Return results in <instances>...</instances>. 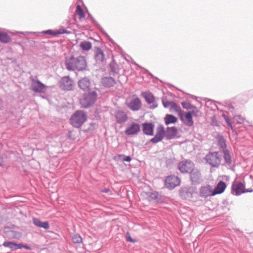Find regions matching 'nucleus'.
<instances>
[{
	"instance_id": "nucleus-19",
	"label": "nucleus",
	"mask_w": 253,
	"mask_h": 253,
	"mask_svg": "<svg viewBox=\"0 0 253 253\" xmlns=\"http://www.w3.org/2000/svg\"><path fill=\"white\" fill-rule=\"evenodd\" d=\"M154 125L151 123H145L142 124L143 133L147 135H153L154 134Z\"/></svg>"
},
{
	"instance_id": "nucleus-27",
	"label": "nucleus",
	"mask_w": 253,
	"mask_h": 253,
	"mask_svg": "<svg viewBox=\"0 0 253 253\" xmlns=\"http://www.w3.org/2000/svg\"><path fill=\"white\" fill-rule=\"evenodd\" d=\"M165 122L166 125L175 123L177 121V118L172 115L167 114L164 118Z\"/></svg>"
},
{
	"instance_id": "nucleus-33",
	"label": "nucleus",
	"mask_w": 253,
	"mask_h": 253,
	"mask_svg": "<svg viewBox=\"0 0 253 253\" xmlns=\"http://www.w3.org/2000/svg\"><path fill=\"white\" fill-rule=\"evenodd\" d=\"M76 13L79 16L80 19L84 18L85 14L84 12L80 5H78L76 10Z\"/></svg>"
},
{
	"instance_id": "nucleus-48",
	"label": "nucleus",
	"mask_w": 253,
	"mask_h": 253,
	"mask_svg": "<svg viewBox=\"0 0 253 253\" xmlns=\"http://www.w3.org/2000/svg\"><path fill=\"white\" fill-rule=\"evenodd\" d=\"M3 166V162H2V159L1 157L0 156V166Z\"/></svg>"
},
{
	"instance_id": "nucleus-7",
	"label": "nucleus",
	"mask_w": 253,
	"mask_h": 253,
	"mask_svg": "<svg viewBox=\"0 0 253 253\" xmlns=\"http://www.w3.org/2000/svg\"><path fill=\"white\" fill-rule=\"evenodd\" d=\"M194 167L193 163L187 160L180 162L178 165V169L182 173L190 172L194 169Z\"/></svg>"
},
{
	"instance_id": "nucleus-22",
	"label": "nucleus",
	"mask_w": 253,
	"mask_h": 253,
	"mask_svg": "<svg viewBox=\"0 0 253 253\" xmlns=\"http://www.w3.org/2000/svg\"><path fill=\"white\" fill-rule=\"evenodd\" d=\"M177 133V129L175 127H168L165 131L166 137L169 139L174 138Z\"/></svg>"
},
{
	"instance_id": "nucleus-4",
	"label": "nucleus",
	"mask_w": 253,
	"mask_h": 253,
	"mask_svg": "<svg viewBox=\"0 0 253 253\" xmlns=\"http://www.w3.org/2000/svg\"><path fill=\"white\" fill-rule=\"evenodd\" d=\"M221 157L218 152H209L205 157L206 163L212 168H218L220 165Z\"/></svg>"
},
{
	"instance_id": "nucleus-39",
	"label": "nucleus",
	"mask_w": 253,
	"mask_h": 253,
	"mask_svg": "<svg viewBox=\"0 0 253 253\" xmlns=\"http://www.w3.org/2000/svg\"><path fill=\"white\" fill-rule=\"evenodd\" d=\"M234 119L236 121L237 124H242L244 122V118L240 115L236 116L234 117Z\"/></svg>"
},
{
	"instance_id": "nucleus-46",
	"label": "nucleus",
	"mask_w": 253,
	"mask_h": 253,
	"mask_svg": "<svg viewBox=\"0 0 253 253\" xmlns=\"http://www.w3.org/2000/svg\"><path fill=\"white\" fill-rule=\"evenodd\" d=\"M91 20H92V23L96 25H97V26H99V25L98 24V23H97V22L95 21V20L92 17H91Z\"/></svg>"
},
{
	"instance_id": "nucleus-40",
	"label": "nucleus",
	"mask_w": 253,
	"mask_h": 253,
	"mask_svg": "<svg viewBox=\"0 0 253 253\" xmlns=\"http://www.w3.org/2000/svg\"><path fill=\"white\" fill-rule=\"evenodd\" d=\"M43 33L44 34H49V35H53V36H57V35H58V34H57V30L53 31V30H46V31H44L43 32Z\"/></svg>"
},
{
	"instance_id": "nucleus-10",
	"label": "nucleus",
	"mask_w": 253,
	"mask_h": 253,
	"mask_svg": "<svg viewBox=\"0 0 253 253\" xmlns=\"http://www.w3.org/2000/svg\"><path fill=\"white\" fill-rule=\"evenodd\" d=\"M165 130L163 126H159L157 127L156 133L155 136L150 139V142L153 143H157L161 141L164 138L165 135Z\"/></svg>"
},
{
	"instance_id": "nucleus-2",
	"label": "nucleus",
	"mask_w": 253,
	"mask_h": 253,
	"mask_svg": "<svg viewBox=\"0 0 253 253\" xmlns=\"http://www.w3.org/2000/svg\"><path fill=\"white\" fill-rule=\"evenodd\" d=\"M97 98V93L95 91H90L83 94L80 102L82 107L87 108L94 104Z\"/></svg>"
},
{
	"instance_id": "nucleus-25",
	"label": "nucleus",
	"mask_w": 253,
	"mask_h": 253,
	"mask_svg": "<svg viewBox=\"0 0 253 253\" xmlns=\"http://www.w3.org/2000/svg\"><path fill=\"white\" fill-rule=\"evenodd\" d=\"M222 152L224 154L223 158L225 163L227 165H231L232 164V157L230 152L227 149L224 150Z\"/></svg>"
},
{
	"instance_id": "nucleus-36",
	"label": "nucleus",
	"mask_w": 253,
	"mask_h": 253,
	"mask_svg": "<svg viewBox=\"0 0 253 253\" xmlns=\"http://www.w3.org/2000/svg\"><path fill=\"white\" fill-rule=\"evenodd\" d=\"M173 101H168V100H166L164 98H163L162 99V103H163V105L164 106V107L166 108H167L169 107H170L171 106V105L172 104Z\"/></svg>"
},
{
	"instance_id": "nucleus-11",
	"label": "nucleus",
	"mask_w": 253,
	"mask_h": 253,
	"mask_svg": "<svg viewBox=\"0 0 253 253\" xmlns=\"http://www.w3.org/2000/svg\"><path fill=\"white\" fill-rule=\"evenodd\" d=\"M190 180L192 184H199L202 181L201 174L197 169H193L190 172Z\"/></svg>"
},
{
	"instance_id": "nucleus-6",
	"label": "nucleus",
	"mask_w": 253,
	"mask_h": 253,
	"mask_svg": "<svg viewBox=\"0 0 253 253\" xmlns=\"http://www.w3.org/2000/svg\"><path fill=\"white\" fill-rule=\"evenodd\" d=\"M180 183V180L175 175L169 176L165 180L166 187L170 189L174 188L176 186H178Z\"/></svg>"
},
{
	"instance_id": "nucleus-16",
	"label": "nucleus",
	"mask_w": 253,
	"mask_h": 253,
	"mask_svg": "<svg viewBox=\"0 0 253 253\" xmlns=\"http://www.w3.org/2000/svg\"><path fill=\"white\" fill-rule=\"evenodd\" d=\"M94 56L95 60L98 64L103 63L105 61L104 53L103 50L99 47L95 48Z\"/></svg>"
},
{
	"instance_id": "nucleus-13",
	"label": "nucleus",
	"mask_w": 253,
	"mask_h": 253,
	"mask_svg": "<svg viewBox=\"0 0 253 253\" xmlns=\"http://www.w3.org/2000/svg\"><path fill=\"white\" fill-rule=\"evenodd\" d=\"M45 85L39 80H32L31 84L32 90L35 92H43Z\"/></svg>"
},
{
	"instance_id": "nucleus-43",
	"label": "nucleus",
	"mask_w": 253,
	"mask_h": 253,
	"mask_svg": "<svg viewBox=\"0 0 253 253\" xmlns=\"http://www.w3.org/2000/svg\"><path fill=\"white\" fill-rule=\"evenodd\" d=\"M18 248H19V249L25 248L27 250H31V248L29 246L27 245H23L22 244H19V246L18 247Z\"/></svg>"
},
{
	"instance_id": "nucleus-42",
	"label": "nucleus",
	"mask_w": 253,
	"mask_h": 253,
	"mask_svg": "<svg viewBox=\"0 0 253 253\" xmlns=\"http://www.w3.org/2000/svg\"><path fill=\"white\" fill-rule=\"evenodd\" d=\"M224 119L227 123L228 126H229L232 129H233V126H232L231 120L227 116H224Z\"/></svg>"
},
{
	"instance_id": "nucleus-38",
	"label": "nucleus",
	"mask_w": 253,
	"mask_h": 253,
	"mask_svg": "<svg viewBox=\"0 0 253 253\" xmlns=\"http://www.w3.org/2000/svg\"><path fill=\"white\" fill-rule=\"evenodd\" d=\"M191 109L192 110L191 111H189L188 113H190L191 116H197V113L198 112L197 108L194 106H193Z\"/></svg>"
},
{
	"instance_id": "nucleus-5",
	"label": "nucleus",
	"mask_w": 253,
	"mask_h": 253,
	"mask_svg": "<svg viewBox=\"0 0 253 253\" xmlns=\"http://www.w3.org/2000/svg\"><path fill=\"white\" fill-rule=\"evenodd\" d=\"M253 191V189L246 190L245 184L241 182H234L232 184L231 193L234 195L238 196L242 193Z\"/></svg>"
},
{
	"instance_id": "nucleus-17",
	"label": "nucleus",
	"mask_w": 253,
	"mask_h": 253,
	"mask_svg": "<svg viewBox=\"0 0 253 253\" xmlns=\"http://www.w3.org/2000/svg\"><path fill=\"white\" fill-rule=\"evenodd\" d=\"M143 95L146 101L149 104H152L150 107L151 109H155L158 107V104L155 101V98L153 94L150 92H144Z\"/></svg>"
},
{
	"instance_id": "nucleus-34",
	"label": "nucleus",
	"mask_w": 253,
	"mask_h": 253,
	"mask_svg": "<svg viewBox=\"0 0 253 253\" xmlns=\"http://www.w3.org/2000/svg\"><path fill=\"white\" fill-rule=\"evenodd\" d=\"M110 68L112 72L115 74H118L119 72V68L118 65L114 62H112L110 64Z\"/></svg>"
},
{
	"instance_id": "nucleus-28",
	"label": "nucleus",
	"mask_w": 253,
	"mask_h": 253,
	"mask_svg": "<svg viewBox=\"0 0 253 253\" xmlns=\"http://www.w3.org/2000/svg\"><path fill=\"white\" fill-rule=\"evenodd\" d=\"M3 246L5 247L9 248L12 250H16L19 249L18 247L19 246V244H16L12 242L5 241L3 243Z\"/></svg>"
},
{
	"instance_id": "nucleus-26",
	"label": "nucleus",
	"mask_w": 253,
	"mask_h": 253,
	"mask_svg": "<svg viewBox=\"0 0 253 253\" xmlns=\"http://www.w3.org/2000/svg\"><path fill=\"white\" fill-rule=\"evenodd\" d=\"M216 139L217 141V145L222 149V151H223L224 150H227L225 140L223 136L220 135L218 136Z\"/></svg>"
},
{
	"instance_id": "nucleus-35",
	"label": "nucleus",
	"mask_w": 253,
	"mask_h": 253,
	"mask_svg": "<svg viewBox=\"0 0 253 253\" xmlns=\"http://www.w3.org/2000/svg\"><path fill=\"white\" fill-rule=\"evenodd\" d=\"M72 241L74 243H81L82 242V238L79 234H76L73 236Z\"/></svg>"
},
{
	"instance_id": "nucleus-21",
	"label": "nucleus",
	"mask_w": 253,
	"mask_h": 253,
	"mask_svg": "<svg viewBox=\"0 0 253 253\" xmlns=\"http://www.w3.org/2000/svg\"><path fill=\"white\" fill-rule=\"evenodd\" d=\"M78 85L82 90H87L89 89L90 85V80L87 77L83 78L78 82Z\"/></svg>"
},
{
	"instance_id": "nucleus-29",
	"label": "nucleus",
	"mask_w": 253,
	"mask_h": 253,
	"mask_svg": "<svg viewBox=\"0 0 253 253\" xmlns=\"http://www.w3.org/2000/svg\"><path fill=\"white\" fill-rule=\"evenodd\" d=\"M80 46L81 48L84 50H89L92 47V44L88 41H83L81 42Z\"/></svg>"
},
{
	"instance_id": "nucleus-8",
	"label": "nucleus",
	"mask_w": 253,
	"mask_h": 253,
	"mask_svg": "<svg viewBox=\"0 0 253 253\" xmlns=\"http://www.w3.org/2000/svg\"><path fill=\"white\" fill-rule=\"evenodd\" d=\"M114 116L118 124H122L126 123L128 120L127 113L121 110H116L114 112Z\"/></svg>"
},
{
	"instance_id": "nucleus-12",
	"label": "nucleus",
	"mask_w": 253,
	"mask_h": 253,
	"mask_svg": "<svg viewBox=\"0 0 253 253\" xmlns=\"http://www.w3.org/2000/svg\"><path fill=\"white\" fill-rule=\"evenodd\" d=\"M60 87L67 90H70L73 86V81L69 77H64L60 81Z\"/></svg>"
},
{
	"instance_id": "nucleus-9",
	"label": "nucleus",
	"mask_w": 253,
	"mask_h": 253,
	"mask_svg": "<svg viewBox=\"0 0 253 253\" xmlns=\"http://www.w3.org/2000/svg\"><path fill=\"white\" fill-rule=\"evenodd\" d=\"M140 131V126L135 123H131L126 128L125 132L126 135H132L137 134Z\"/></svg>"
},
{
	"instance_id": "nucleus-45",
	"label": "nucleus",
	"mask_w": 253,
	"mask_h": 253,
	"mask_svg": "<svg viewBox=\"0 0 253 253\" xmlns=\"http://www.w3.org/2000/svg\"><path fill=\"white\" fill-rule=\"evenodd\" d=\"M131 160V158L130 156H125L123 159V161L126 162H130Z\"/></svg>"
},
{
	"instance_id": "nucleus-3",
	"label": "nucleus",
	"mask_w": 253,
	"mask_h": 253,
	"mask_svg": "<svg viewBox=\"0 0 253 253\" xmlns=\"http://www.w3.org/2000/svg\"><path fill=\"white\" fill-rule=\"evenodd\" d=\"M87 119L86 114L83 111H76L71 117V125L75 127H80Z\"/></svg>"
},
{
	"instance_id": "nucleus-32",
	"label": "nucleus",
	"mask_w": 253,
	"mask_h": 253,
	"mask_svg": "<svg viewBox=\"0 0 253 253\" xmlns=\"http://www.w3.org/2000/svg\"><path fill=\"white\" fill-rule=\"evenodd\" d=\"M169 110L170 111L174 110L178 113H181V109L180 107L174 102H172Z\"/></svg>"
},
{
	"instance_id": "nucleus-37",
	"label": "nucleus",
	"mask_w": 253,
	"mask_h": 253,
	"mask_svg": "<svg viewBox=\"0 0 253 253\" xmlns=\"http://www.w3.org/2000/svg\"><path fill=\"white\" fill-rule=\"evenodd\" d=\"M181 105L184 109H186L187 110L191 109V108H192V106H193L189 102H182L181 103Z\"/></svg>"
},
{
	"instance_id": "nucleus-30",
	"label": "nucleus",
	"mask_w": 253,
	"mask_h": 253,
	"mask_svg": "<svg viewBox=\"0 0 253 253\" xmlns=\"http://www.w3.org/2000/svg\"><path fill=\"white\" fill-rule=\"evenodd\" d=\"M185 124L189 126H191L193 125V121L192 119V116H191L190 113H187L185 115Z\"/></svg>"
},
{
	"instance_id": "nucleus-41",
	"label": "nucleus",
	"mask_w": 253,
	"mask_h": 253,
	"mask_svg": "<svg viewBox=\"0 0 253 253\" xmlns=\"http://www.w3.org/2000/svg\"><path fill=\"white\" fill-rule=\"evenodd\" d=\"M71 32H70V31H68V30H66V29H59V30H57V34L58 35H60V34H70Z\"/></svg>"
},
{
	"instance_id": "nucleus-20",
	"label": "nucleus",
	"mask_w": 253,
	"mask_h": 253,
	"mask_svg": "<svg viewBox=\"0 0 253 253\" xmlns=\"http://www.w3.org/2000/svg\"><path fill=\"white\" fill-rule=\"evenodd\" d=\"M115 80L111 77H106L102 79L101 84L105 87H111L116 84Z\"/></svg>"
},
{
	"instance_id": "nucleus-47",
	"label": "nucleus",
	"mask_w": 253,
	"mask_h": 253,
	"mask_svg": "<svg viewBox=\"0 0 253 253\" xmlns=\"http://www.w3.org/2000/svg\"><path fill=\"white\" fill-rule=\"evenodd\" d=\"M110 191V189L108 188H105L104 189L101 190V192L103 193H108Z\"/></svg>"
},
{
	"instance_id": "nucleus-24",
	"label": "nucleus",
	"mask_w": 253,
	"mask_h": 253,
	"mask_svg": "<svg viewBox=\"0 0 253 253\" xmlns=\"http://www.w3.org/2000/svg\"><path fill=\"white\" fill-rule=\"evenodd\" d=\"M226 187V185L225 182L221 181H220L215 188L214 190V194H221L224 191L225 188Z\"/></svg>"
},
{
	"instance_id": "nucleus-31",
	"label": "nucleus",
	"mask_w": 253,
	"mask_h": 253,
	"mask_svg": "<svg viewBox=\"0 0 253 253\" xmlns=\"http://www.w3.org/2000/svg\"><path fill=\"white\" fill-rule=\"evenodd\" d=\"M11 39L6 34L0 33V41L3 43H7L10 41Z\"/></svg>"
},
{
	"instance_id": "nucleus-1",
	"label": "nucleus",
	"mask_w": 253,
	"mask_h": 253,
	"mask_svg": "<svg viewBox=\"0 0 253 253\" xmlns=\"http://www.w3.org/2000/svg\"><path fill=\"white\" fill-rule=\"evenodd\" d=\"M65 64L66 69L69 71H78L85 70L87 68V64L85 57L84 56L80 55L75 57L71 55L66 57L65 59Z\"/></svg>"
},
{
	"instance_id": "nucleus-15",
	"label": "nucleus",
	"mask_w": 253,
	"mask_h": 253,
	"mask_svg": "<svg viewBox=\"0 0 253 253\" xmlns=\"http://www.w3.org/2000/svg\"><path fill=\"white\" fill-rule=\"evenodd\" d=\"M194 189L192 187H185L182 188L180 190V196L184 199H189L192 197Z\"/></svg>"
},
{
	"instance_id": "nucleus-14",
	"label": "nucleus",
	"mask_w": 253,
	"mask_h": 253,
	"mask_svg": "<svg viewBox=\"0 0 253 253\" xmlns=\"http://www.w3.org/2000/svg\"><path fill=\"white\" fill-rule=\"evenodd\" d=\"M141 101L140 99L136 97L131 99L127 104V107L132 111L139 110L141 107Z\"/></svg>"
},
{
	"instance_id": "nucleus-23",
	"label": "nucleus",
	"mask_w": 253,
	"mask_h": 253,
	"mask_svg": "<svg viewBox=\"0 0 253 253\" xmlns=\"http://www.w3.org/2000/svg\"><path fill=\"white\" fill-rule=\"evenodd\" d=\"M33 223L37 227L48 229L49 228V223L47 221L42 222L37 218H33Z\"/></svg>"
},
{
	"instance_id": "nucleus-18",
	"label": "nucleus",
	"mask_w": 253,
	"mask_h": 253,
	"mask_svg": "<svg viewBox=\"0 0 253 253\" xmlns=\"http://www.w3.org/2000/svg\"><path fill=\"white\" fill-rule=\"evenodd\" d=\"M214 195V191L212 190V187L210 185L203 186L200 189V195L202 197L207 198Z\"/></svg>"
},
{
	"instance_id": "nucleus-44",
	"label": "nucleus",
	"mask_w": 253,
	"mask_h": 253,
	"mask_svg": "<svg viewBox=\"0 0 253 253\" xmlns=\"http://www.w3.org/2000/svg\"><path fill=\"white\" fill-rule=\"evenodd\" d=\"M127 241L130 242L131 243H135V240L132 239L130 235H128V236H127Z\"/></svg>"
}]
</instances>
